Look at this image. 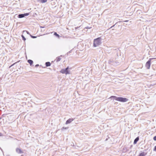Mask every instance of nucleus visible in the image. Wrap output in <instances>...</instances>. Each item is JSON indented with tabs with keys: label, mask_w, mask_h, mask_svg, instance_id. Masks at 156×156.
Here are the masks:
<instances>
[{
	"label": "nucleus",
	"mask_w": 156,
	"mask_h": 156,
	"mask_svg": "<svg viewBox=\"0 0 156 156\" xmlns=\"http://www.w3.org/2000/svg\"><path fill=\"white\" fill-rule=\"evenodd\" d=\"M101 40L100 37L94 39V40L93 46L97 47L100 45L101 43Z\"/></svg>",
	"instance_id": "obj_1"
},
{
	"label": "nucleus",
	"mask_w": 156,
	"mask_h": 156,
	"mask_svg": "<svg viewBox=\"0 0 156 156\" xmlns=\"http://www.w3.org/2000/svg\"><path fill=\"white\" fill-rule=\"evenodd\" d=\"M71 68L67 67L66 69H61L60 71V73L62 74H65L66 75L69 74H71L70 69Z\"/></svg>",
	"instance_id": "obj_2"
},
{
	"label": "nucleus",
	"mask_w": 156,
	"mask_h": 156,
	"mask_svg": "<svg viewBox=\"0 0 156 156\" xmlns=\"http://www.w3.org/2000/svg\"><path fill=\"white\" fill-rule=\"evenodd\" d=\"M152 59H153V58H149V60L146 63L145 66L147 69H150L151 65V62Z\"/></svg>",
	"instance_id": "obj_3"
},
{
	"label": "nucleus",
	"mask_w": 156,
	"mask_h": 156,
	"mask_svg": "<svg viewBox=\"0 0 156 156\" xmlns=\"http://www.w3.org/2000/svg\"><path fill=\"white\" fill-rule=\"evenodd\" d=\"M128 99L127 98L122 97H119L118 101L124 102H127L128 101Z\"/></svg>",
	"instance_id": "obj_4"
},
{
	"label": "nucleus",
	"mask_w": 156,
	"mask_h": 156,
	"mask_svg": "<svg viewBox=\"0 0 156 156\" xmlns=\"http://www.w3.org/2000/svg\"><path fill=\"white\" fill-rule=\"evenodd\" d=\"M29 15V13H26L23 14H19L18 15V17L19 18H22L24 17L25 16H28Z\"/></svg>",
	"instance_id": "obj_5"
},
{
	"label": "nucleus",
	"mask_w": 156,
	"mask_h": 156,
	"mask_svg": "<svg viewBox=\"0 0 156 156\" xmlns=\"http://www.w3.org/2000/svg\"><path fill=\"white\" fill-rule=\"evenodd\" d=\"M73 120V119H69L67 120L66 122V124H69L70 123L72 122Z\"/></svg>",
	"instance_id": "obj_6"
},
{
	"label": "nucleus",
	"mask_w": 156,
	"mask_h": 156,
	"mask_svg": "<svg viewBox=\"0 0 156 156\" xmlns=\"http://www.w3.org/2000/svg\"><path fill=\"white\" fill-rule=\"evenodd\" d=\"M62 56H60L56 58L55 60H56L57 62H58L59 61L62 59L61 57Z\"/></svg>",
	"instance_id": "obj_7"
},
{
	"label": "nucleus",
	"mask_w": 156,
	"mask_h": 156,
	"mask_svg": "<svg viewBox=\"0 0 156 156\" xmlns=\"http://www.w3.org/2000/svg\"><path fill=\"white\" fill-rule=\"evenodd\" d=\"M147 153L145 152H143L140 153L138 156H145Z\"/></svg>",
	"instance_id": "obj_8"
},
{
	"label": "nucleus",
	"mask_w": 156,
	"mask_h": 156,
	"mask_svg": "<svg viewBox=\"0 0 156 156\" xmlns=\"http://www.w3.org/2000/svg\"><path fill=\"white\" fill-rule=\"evenodd\" d=\"M110 98H112L114 99H115L116 100L118 101L119 97H116L115 96H111Z\"/></svg>",
	"instance_id": "obj_9"
},
{
	"label": "nucleus",
	"mask_w": 156,
	"mask_h": 156,
	"mask_svg": "<svg viewBox=\"0 0 156 156\" xmlns=\"http://www.w3.org/2000/svg\"><path fill=\"white\" fill-rule=\"evenodd\" d=\"M16 151L17 153H22L21 150L18 148L16 149Z\"/></svg>",
	"instance_id": "obj_10"
},
{
	"label": "nucleus",
	"mask_w": 156,
	"mask_h": 156,
	"mask_svg": "<svg viewBox=\"0 0 156 156\" xmlns=\"http://www.w3.org/2000/svg\"><path fill=\"white\" fill-rule=\"evenodd\" d=\"M37 1L42 3H44L46 2L47 0H38Z\"/></svg>",
	"instance_id": "obj_11"
},
{
	"label": "nucleus",
	"mask_w": 156,
	"mask_h": 156,
	"mask_svg": "<svg viewBox=\"0 0 156 156\" xmlns=\"http://www.w3.org/2000/svg\"><path fill=\"white\" fill-rule=\"evenodd\" d=\"M28 62L30 64V65H31L33 63V61L31 60H28Z\"/></svg>",
	"instance_id": "obj_12"
},
{
	"label": "nucleus",
	"mask_w": 156,
	"mask_h": 156,
	"mask_svg": "<svg viewBox=\"0 0 156 156\" xmlns=\"http://www.w3.org/2000/svg\"><path fill=\"white\" fill-rule=\"evenodd\" d=\"M45 65L47 66H51V63L49 62H46Z\"/></svg>",
	"instance_id": "obj_13"
},
{
	"label": "nucleus",
	"mask_w": 156,
	"mask_h": 156,
	"mask_svg": "<svg viewBox=\"0 0 156 156\" xmlns=\"http://www.w3.org/2000/svg\"><path fill=\"white\" fill-rule=\"evenodd\" d=\"M139 138L137 137L136 139L134 140V144H136L137 141L139 140Z\"/></svg>",
	"instance_id": "obj_14"
},
{
	"label": "nucleus",
	"mask_w": 156,
	"mask_h": 156,
	"mask_svg": "<svg viewBox=\"0 0 156 156\" xmlns=\"http://www.w3.org/2000/svg\"><path fill=\"white\" fill-rule=\"evenodd\" d=\"M54 35L56 36L58 38H59V35L58 34H57L56 33V32L55 33H54Z\"/></svg>",
	"instance_id": "obj_15"
},
{
	"label": "nucleus",
	"mask_w": 156,
	"mask_h": 156,
	"mask_svg": "<svg viewBox=\"0 0 156 156\" xmlns=\"http://www.w3.org/2000/svg\"><path fill=\"white\" fill-rule=\"evenodd\" d=\"M68 127H63L61 129L62 130H63L64 129H68Z\"/></svg>",
	"instance_id": "obj_16"
},
{
	"label": "nucleus",
	"mask_w": 156,
	"mask_h": 156,
	"mask_svg": "<svg viewBox=\"0 0 156 156\" xmlns=\"http://www.w3.org/2000/svg\"><path fill=\"white\" fill-rule=\"evenodd\" d=\"M22 37L23 40L24 41H25L26 39L25 38V37L23 35H22Z\"/></svg>",
	"instance_id": "obj_17"
},
{
	"label": "nucleus",
	"mask_w": 156,
	"mask_h": 156,
	"mask_svg": "<svg viewBox=\"0 0 156 156\" xmlns=\"http://www.w3.org/2000/svg\"><path fill=\"white\" fill-rule=\"evenodd\" d=\"M153 139L154 140H156V136L154 137Z\"/></svg>",
	"instance_id": "obj_18"
},
{
	"label": "nucleus",
	"mask_w": 156,
	"mask_h": 156,
	"mask_svg": "<svg viewBox=\"0 0 156 156\" xmlns=\"http://www.w3.org/2000/svg\"><path fill=\"white\" fill-rule=\"evenodd\" d=\"M154 150L155 151H156V146H155L154 147Z\"/></svg>",
	"instance_id": "obj_19"
},
{
	"label": "nucleus",
	"mask_w": 156,
	"mask_h": 156,
	"mask_svg": "<svg viewBox=\"0 0 156 156\" xmlns=\"http://www.w3.org/2000/svg\"><path fill=\"white\" fill-rule=\"evenodd\" d=\"M31 37L33 38H36V37L34 36H32L31 35Z\"/></svg>",
	"instance_id": "obj_20"
},
{
	"label": "nucleus",
	"mask_w": 156,
	"mask_h": 156,
	"mask_svg": "<svg viewBox=\"0 0 156 156\" xmlns=\"http://www.w3.org/2000/svg\"><path fill=\"white\" fill-rule=\"evenodd\" d=\"M26 32L28 34H29V32L28 31H26Z\"/></svg>",
	"instance_id": "obj_21"
},
{
	"label": "nucleus",
	"mask_w": 156,
	"mask_h": 156,
	"mask_svg": "<svg viewBox=\"0 0 156 156\" xmlns=\"http://www.w3.org/2000/svg\"><path fill=\"white\" fill-rule=\"evenodd\" d=\"M39 66V65L38 64H37L35 66L37 67Z\"/></svg>",
	"instance_id": "obj_22"
},
{
	"label": "nucleus",
	"mask_w": 156,
	"mask_h": 156,
	"mask_svg": "<svg viewBox=\"0 0 156 156\" xmlns=\"http://www.w3.org/2000/svg\"><path fill=\"white\" fill-rule=\"evenodd\" d=\"M2 134L0 133V136H2Z\"/></svg>",
	"instance_id": "obj_23"
},
{
	"label": "nucleus",
	"mask_w": 156,
	"mask_h": 156,
	"mask_svg": "<svg viewBox=\"0 0 156 156\" xmlns=\"http://www.w3.org/2000/svg\"><path fill=\"white\" fill-rule=\"evenodd\" d=\"M153 58V59H156V58Z\"/></svg>",
	"instance_id": "obj_24"
},
{
	"label": "nucleus",
	"mask_w": 156,
	"mask_h": 156,
	"mask_svg": "<svg viewBox=\"0 0 156 156\" xmlns=\"http://www.w3.org/2000/svg\"><path fill=\"white\" fill-rule=\"evenodd\" d=\"M13 65H11V66L10 67H11V66H13Z\"/></svg>",
	"instance_id": "obj_25"
}]
</instances>
